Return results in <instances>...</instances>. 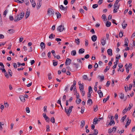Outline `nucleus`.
Returning <instances> with one entry per match:
<instances>
[{"label":"nucleus","mask_w":135,"mask_h":135,"mask_svg":"<svg viewBox=\"0 0 135 135\" xmlns=\"http://www.w3.org/2000/svg\"><path fill=\"white\" fill-rule=\"evenodd\" d=\"M25 13L21 12L20 13L18 14L15 17L14 21L15 22H18L22 19L24 16Z\"/></svg>","instance_id":"nucleus-1"},{"label":"nucleus","mask_w":135,"mask_h":135,"mask_svg":"<svg viewBox=\"0 0 135 135\" xmlns=\"http://www.w3.org/2000/svg\"><path fill=\"white\" fill-rule=\"evenodd\" d=\"M47 14L48 15L50 16L51 15H54V11L52 8H49L48 9Z\"/></svg>","instance_id":"nucleus-2"},{"label":"nucleus","mask_w":135,"mask_h":135,"mask_svg":"<svg viewBox=\"0 0 135 135\" xmlns=\"http://www.w3.org/2000/svg\"><path fill=\"white\" fill-rule=\"evenodd\" d=\"M65 29V28L64 27L63 25H60L58 27L57 30L59 32H62Z\"/></svg>","instance_id":"nucleus-3"},{"label":"nucleus","mask_w":135,"mask_h":135,"mask_svg":"<svg viewBox=\"0 0 135 135\" xmlns=\"http://www.w3.org/2000/svg\"><path fill=\"white\" fill-rule=\"evenodd\" d=\"M101 43L102 45L104 46L106 43V38L105 37L102 38L101 40Z\"/></svg>","instance_id":"nucleus-4"},{"label":"nucleus","mask_w":135,"mask_h":135,"mask_svg":"<svg viewBox=\"0 0 135 135\" xmlns=\"http://www.w3.org/2000/svg\"><path fill=\"white\" fill-rule=\"evenodd\" d=\"M71 62V60L68 58L66 59V62H65V64L66 65H69Z\"/></svg>","instance_id":"nucleus-5"},{"label":"nucleus","mask_w":135,"mask_h":135,"mask_svg":"<svg viewBox=\"0 0 135 135\" xmlns=\"http://www.w3.org/2000/svg\"><path fill=\"white\" fill-rule=\"evenodd\" d=\"M114 118H113V117L112 116L111 117L110 121L109 123V125L111 126L113 124H114L115 122L113 120Z\"/></svg>","instance_id":"nucleus-6"},{"label":"nucleus","mask_w":135,"mask_h":135,"mask_svg":"<svg viewBox=\"0 0 135 135\" xmlns=\"http://www.w3.org/2000/svg\"><path fill=\"white\" fill-rule=\"evenodd\" d=\"M43 116L44 118H45V120L47 122H48L49 121V118L46 115L45 113L43 114Z\"/></svg>","instance_id":"nucleus-7"},{"label":"nucleus","mask_w":135,"mask_h":135,"mask_svg":"<svg viewBox=\"0 0 135 135\" xmlns=\"http://www.w3.org/2000/svg\"><path fill=\"white\" fill-rule=\"evenodd\" d=\"M127 24L126 23L125 20H124L123 22L122 23V26L123 28L124 29L126 27Z\"/></svg>","instance_id":"nucleus-8"},{"label":"nucleus","mask_w":135,"mask_h":135,"mask_svg":"<svg viewBox=\"0 0 135 135\" xmlns=\"http://www.w3.org/2000/svg\"><path fill=\"white\" fill-rule=\"evenodd\" d=\"M128 40L127 38H126L125 39L124 43L125 44L124 45V46H128Z\"/></svg>","instance_id":"nucleus-9"},{"label":"nucleus","mask_w":135,"mask_h":135,"mask_svg":"<svg viewBox=\"0 0 135 135\" xmlns=\"http://www.w3.org/2000/svg\"><path fill=\"white\" fill-rule=\"evenodd\" d=\"M60 9L61 10L66 11L67 9V7H65L62 5H61L59 6Z\"/></svg>","instance_id":"nucleus-10"},{"label":"nucleus","mask_w":135,"mask_h":135,"mask_svg":"<svg viewBox=\"0 0 135 135\" xmlns=\"http://www.w3.org/2000/svg\"><path fill=\"white\" fill-rule=\"evenodd\" d=\"M91 38L93 41L95 42L97 40V37L96 35H94L92 36Z\"/></svg>","instance_id":"nucleus-11"},{"label":"nucleus","mask_w":135,"mask_h":135,"mask_svg":"<svg viewBox=\"0 0 135 135\" xmlns=\"http://www.w3.org/2000/svg\"><path fill=\"white\" fill-rule=\"evenodd\" d=\"M40 46L42 49H44L45 48V45L44 43L41 42L40 44Z\"/></svg>","instance_id":"nucleus-12"},{"label":"nucleus","mask_w":135,"mask_h":135,"mask_svg":"<svg viewBox=\"0 0 135 135\" xmlns=\"http://www.w3.org/2000/svg\"><path fill=\"white\" fill-rule=\"evenodd\" d=\"M30 2L31 3L32 6L33 7H35L36 5V4L34 0H30Z\"/></svg>","instance_id":"nucleus-13"},{"label":"nucleus","mask_w":135,"mask_h":135,"mask_svg":"<svg viewBox=\"0 0 135 135\" xmlns=\"http://www.w3.org/2000/svg\"><path fill=\"white\" fill-rule=\"evenodd\" d=\"M107 52L108 55L111 56L112 55V50L111 49H109L107 50Z\"/></svg>","instance_id":"nucleus-14"},{"label":"nucleus","mask_w":135,"mask_h":135,"mask_svg":"<svg viewBox=\"0 0 135 135\" xmlns=\"http://www.w3.org/2000/svg\"><path fill=\"white\" fill-rule=\"evenodd\" d=\"M41 1V0H39V2H38V3L37 4L36 7L37 9H38L41 6V4L40 2Z\"/></svg>","instance_id":"nucleus-15"},{"label":"nucleus","mask_w":135,"mask_h":135,"mask_svg":"<svg viewBox=\"0 0 135 135\" xmlns=\"http://www.w3.org/2000/svg\"><path fill=\"white\" fill-rule=\"evenodd\" d=\"M85 51V50L84 49L81 48L79 49L78 52L79 54L83 53Z\"/></svg>","instance_id":"nucleus-16"},{"label":"nucleus","mask_w":135,"mask_h":135,"mask_svg":"<svg viewBox=\"0 0 135 135\" xmlns=\"http://www.w3.org/2000/svg\"><path fill=\"white\" fill-rule=\"evenodd\" d=\"M19 98L23 102H24L25 101V96L22 95H20L19 96Z\"/></svg>","instance_id":"nucleus-17"},{"label":"nucleus","mask_w":135,"mask_h":135,"mask_svg":"<svg viewBox=\"0 0 135 135\" xmlns=\"http://www.w3.org/2000/svg\"><path fill=\"white\" fill-rule=\"evenodd\" d=\"M15 32V30L12 29L9 30L7 31V33L10 34H12Z\"/></svg>","instance_id":"nucleus-18"},{"label":"nucleus","mask_w":135,"mask_h":135,"mask_svg":"<svg viewBox=\"0 0 135 135\" xmlns=\"http://www.w3.org/2000/svg\"><path fill=\"white\" fill-rule=\"evenodd\" d=\"M30 12V11H27L26 13L25 17L26 19L29 16Z\"/></svg>","instance_id":"nucleus-19"},{"label":"nucleus","mask_w":135,"mask_h":135,"mask_svg":"<svg viewBox=\"0 0 135 135\" xmlns=\"http://www.w3.org/2000/svg\"><path fill=\"white\" fill-rule=\"evenodd\" d=\"M93 103V102L92 100L90 99H89L87 102V103L89 104V105H91Z\"/></svg>","instance_id":"nucleus-20"},{"label":"nucleus","mask_w":135,"mask_h":135,"mask_svg":"<svg viewBox=\"0 0 135 135\" xmlns=\"http://www.w3.org/2000/svg\"><path fill=\"white\" fill-rule=\"evenodd\" d=\"M76 54V51L75 50L72 51L71 52V54L72 56H75Z\"/></svg>","instance_id":"nucleus-21"},{"label":"nucleus","mask_w":135,"mask_h":135,"mask_svg":"<svg viewBox=\"0 0 135 135\" xmlns=\"http://www.w3.org/2000/svg\"><path fill=\"white\" fill-rule=\"evenodd\" d=\"M73 108V106H71V107H70L69 109L68 110V112L70 114V113L72 111V108Z\"/></svg>","instance_id":"nucleus-22"},{"label":"nucleus","mask_w":135,"mask_h":135,"mask_svg":"<svg viewBox=\"0 0 135 135\" xmlns=\"http://www.w3.org/2000/svg\"><path fill=\"white\" fill-rule=\"evenodd\" d=\"M100 120H98L97 118H94V119L93 124H97V122L98 121H100Z\"/></svg>","instance_id":"nucleus-23"},{"label":"nucleus","mask_w":135,"mask_h":135,"mask_svg":"<svg viewBox=\"0 0 135 135\" xmlns=\"http://www.w3.org/2000/svg\"><path fill=\"white\" fill-rule=\"evenodd\" d=\"M85 124V121L84 120H82L81 121V128H83Z\"/></svg>","instance_id":"nucleus-24"},{"label":"nucleus","mask_w":135,"mask_h":135,"mask_svg":"<svg viewBox=\"0 0 135 135\" xmlns=\"http://www.w3.org/2000/svg\"><path fill=\"white\" fill-rule=\"evenodd\" d=\"M109 96H108L105 99L104 98L103 100V102L104 103H105L106 102V101L109 100Z\"/></svg>","instance_id":"nucleus-25"},{"label":"nucleus","mask_w":135,"mask_h":135,"mask_svg":"<svg viewBox=\"0 0 135 135\" xmlns=\"http://www.w3.org/2000/svg\"><path fill=\"white\" fill-rule=\"evenodd\" d=\"M111 22H109L108 21H107L106 22V26L107 27H109L111 25Z\"/></svg>","instance_id":"nucleus-26"},{"label":"nucleus","mask_w":135,"mask_h":135,"mask_svg":"<svg viewBox=\"0 0 135 135\" xmlns=\"http://www.w3.org/2000/svg\"><path fill=\"white\" fill-rule=\"evenodd\" d=\"M55 37V35L52 33L49 36V38L51 39H52L53 38H54Z\"/></svg>","instance_id":"nucleus-27"},{"label":"nucleus","mask_w":135,"mask_h":135,"mask_svg":"<svg viewBox=\"0 0 135 135\" xmlns=\"http://www.w3.org/2000/svg\"><path fill=\"white\" fill-rule=\"evenodd\" d=\"M126 115H125L123 117L121 120V122H123L126 119Z\"/></svg>","instance_id":"nucleus-28"},{"label":"nucleus","mask_w":135,"mask_h":135,"mask_svg":"<svg viewBox=\"0 0 135 135\" xmlns=\"http://www.w3.org/2000/svg\"><path fill=\"white\" fill-rule=\"evenodd\" d=\"M55 14L57 16V18H59L61 17V15L59 12H58L57 13H55Z\"/></svg>","instance_id":"nucleus-29"},{"label":"nucleus","mask_w":135,"mask_h":135,"mask_svg":"<svg viewBox=\"0 0 135 135\" xmlns=\"http://www.w3.org/2000/svg\"><path fill=\"white\" fill-rule=\"evenodd\" d=\"M81 102V99L79 98L78 99L76 100V102L78 104H79Z\"/></svg>","instance_id":"nucleus-30"},{"label":"nucleus","mask_w":135,"mask_h":135,"mask_svg":"<svg viewBox=\"0 0 135 135\" xmlns=\"http://www.w3.org/2000/svg\"><path fill=\"white\" fill-rule=\"evenodd\" d=\"M119 5H118V4H114V7L115 8H117L118 9L119 8Z\"/></svg>","instance_id":"nucleus-31"},{"label":"nucleus","mask_w":135,"mask_h":135,"mask_svg":"<svg viewBox=\"0 0 135 135\" xmlns=\"http://www.w3.org/2000/svg\"><path fill=\"white\" fill-rule=\"evenodd\" d=\"M46 131H47V132H49L50 131V129H49L50 128V126H49V125H47L46 126Z\"/></svg>","instance_id":"nucleus-32"},{"label":"nucleus","mask_w":135,"mask_h":135,"mask_svg":"<svg viewBox=\"0 0 135 135\" xmlns=\"http://www.w3.org/2000/svg\"><path fill=\"white\" fill-rule=\"evenodd\" d=\"M110 68L108 66H107L106 67L105 69L104 70V72L105 73Z\"/></svg>","instance_id":"nucleus-33"},{"label":"nucleus","mask_w":135,"mask_h":135,"mask_svg":"<svg viewBox=\"0 0 135 135\" xmlns=\"http://www.w3.org/2000/svg\"><path fill=\"white\" fill-rule=\"evenodd\" d=\"M127 119H128V120L126 124H127V125L129 126L131 123V120L128 119V118H127Z\"/></svg>","instance_id":"nucleus-34"},{"label":"nucleus","mask_w":135,"mask_h":135,"mask_svg":"<svg viewBox=\"0 0 135 135\" xmlns=\"http://www.w3.org/2000/svg\"><path fill=\"white\" fill-rule=\"evenodd\" d=\"M75 42L77 45H79L80 43L79 39L78 38L75 39Z\"/></svg>","instance_id":"nucleus-35"},{"label":"nucleus","mask_w":135,"mask_h":135,"mask_svg":"<svg viewBox=\"0 0 135 135\" xmlns=\"http://www.w3.org/2000/svg\"><path fill=\"white\" fill-rule=\"evenodd\" d=\"M17 64L18 65V67H19V66H21V65L25 66V63H23L21 64V63H20L19 62H17Z\"/></svg>","instance_id":"nucleus-36"},{"label":"nucleus","mask_w":135,"mask_h":135,"mask_svg":"<svg viewBox=\"0 0 135 135\" xmlns=\"http://www.w3.org/2000/svg\"><path fill=\"white\" fill-rule=\"evenodd\" d=\"M23 2H25L27 5H28L29 4V2L28 0H24Z\"/></svg>","instance_id":"nucleus-37"},{"label":"nucleus","mask_w":135,"mask_h":135,"mask_svg":"<svg viewBox=\"0 0 135 135\" xmlns=\"http://www.w3.org/2000/svg\"><path fill=\"white\" fill-rule=\"evenodd\" d=\"M51 52L52 53L53 55L54 56V57H56V56L55 51L54 50H52L51 51Z\"/></svg>","instance_id":"nucleus-38"},{"label":"nucleus","mask_w":135,"mask_h":135,"mask_svg":"<svg viewBox=\"0 0 135 135\" xmlns=\"http://www.w3.org/2000/svg\"><path fill=\"white\" fill-rule=\"evenodd\" d=\"M79 88L80 89V91L83 90L84 89V86L83 85H82L81 86V85L80 86Z\"/></svg>","instance_id":"nucleus-39"},{"label":"nucleus","mask_w":135,"mask_h":135,"mask_svg":"<svg viewBox=\"0 0 135 135\" xmlns=\"http://www.w3.org/2000/svg\"><path fill=\"white\" fill-rule=\"evenodd\" d=\"M24 0H17L16 1L17 2L20 3H22L23 2Z\"/></svg>","instance_id":"nucleus-40"},{"label":"nucleus","mask_w":135,"mask_h":135,"mask_svg":"<svg viewBox=\"0 0 135 135\" xmlns=\"http://www.w3.org/2000/svg\"><path fill=\"white\" fill-rule=\"evenodd\" d=\"M8 72L10 75L11 76H12V71L10 69H9L8 70Z\"/></svg>","instance_id":"nucleus-41"},{"label":"nucleus","mask_w":135,"mask_h":135,"mask_svg":"<svg viewBox=\"0 0 135 135\" xmlns=\"http://www.w3.org/2000/svg\"><path fill=\"white\" fill-rule=\"evenodd\" d=\"M51 73H49L48 75V78L49 80H50L52 79V77H51Z\"/></svg>","instance_id":"nucleus-42"},{"label":"nucleus","mask_w":135,"mask_h":135,"mask_svg":"<svg viewBox=\"0 0 135 135\" xmlns=\"http://www.w3.org/2000/svg\"><path fill=\"white\" fill-rule=\"evenodd\" d=\"M98 77H99L100 78V80L101 81H102L104 79V76H101L99 75L98 76Z\"/></svg>","instance_id":"nucleus-43"},{"label":"nucleus","mask_w":135,"mask_h":135,"mask_svg":"<svg viewBox=\"0 0 135 135\" xmlns=\"http://www.w3.org/2000/svg\"><path fill=\"white\" fill-rule=\"evenodd\" d=\"M51 122L53 123H54L55 122V120L54 117H52L51 118Z\"/></svg>","instance_id":"nucleus-44"},{"label":"nucleus","mask_w":135,"mask_h":135,"mask_svg":"<svg viewBox=\"0 0 135 135\" xmlns=\"http://www.w3.org/2000/svg\"><path fill=\"white\" fill-rule=\"evenodd\" d=\"M98 5L97 4H95L93 5L92 7L93 8L95 9L98 7Z\"/></svg>","instance_id":"nucleus-45"},{"label":"nucleus","mask_w":135,"mask_h":135,"mask_svg":"<svg viewBox=\"0 0 135 135\" xmlns=\"http://www.w3.org/2000/svg\"><path fill=\"white\" fill-rule=\"evenodd\" d=\"M120 98L121 99H123L124 98V95L123 94L121 93L119 96Z\"/></svg>","instance_id":"nucleus-46"},{"label":"nucleus","mask_w":135,"mask_h":135,"mask_svg":"<svg viewBox=\"0 0 135 135\" xmlns=\"http://www.w3.org/2000/svg\"><path fill=\"white\" fill-rule=\"evenodd\" d=\"M88 40H87V39H86L85 40V45L86 46H87L88 44Z\"/></svg>","instance_id":"nucleus-47"},{"label":"nucleus","mask_w":135,"mask_h":135,"mask_svg":"<svg viewBox=\"0 0 135 135\" xmlns=\"http://www.w3.org/2000/svg\"><path fill=\"white\" fill-rule=\"evenodd\" d=\"M98 94L100 98H102L103 96V93L102 92H100Z\"/></svg>","instance_id":"nucleus-48"},{"label":"nucleus","mask_w":135,"mask_h":135,"mask_svg":"<svg viewBox=\"0 0 135 135\" xmlns=\"http://www.w3.org/2000/svg\"><path fill=\"white\" fill-rule=\"evenodd\" d=\"M128 110V108L127 109L125 108L124 109L123 111L122 112L123 114H124L126 113L127 112V110Z\"/></svg>","instance_id":"nucleus-49"},{"label":"nucleus","mask_w":135,"mask_h":135,"mask_svg":"<svg viewBox=\"0 0 135 135\" xmlns=\"http://www.w3.org/2000/svg\"><path fill=\"white\" fill-rule=\"evenodd\" d=\"M98 133V131L97 129H94V135H96Z\"/></svg>","instance_id":"nucleus-50"},{"label":"nucleus","mask_w":135,"mask_h":135,"mask_svg":"<svg viewBox=\"0 0 135 135\" xmlns=\"http://www.w3.org/2000/svg\"><path fill=\"white\" fill-rule=\"evenodd\" d=\"M81 91V93L82 96L83 97L84 96V95H85V91L83 90L81 91Z\"/></svg>","instance_id":"nucleus-51"},{"label":"nucleus","mask_w":135,"mask_h":135,"mask_svg":"<svg viewBox=\"0 0 135 135\" xmlns=\"http://www.w3.org/2000/svg\"><path fill=\"white\" fill-rule=\"evenodd\" d=\"M117 57H116V61L114 63V64H116L117 65V64L118 63V59H117Z\"/></svg>","instance_id":"nucleus-52"},{"label":"nucleus","mask_w":135,"mask_h":135,"mask_svg":"<svg viewBox=\"0 0 135 135\" xmlns=\"http://www.w3.org/2000/svg\"><path fill=\"white\" fill-rule=\"evenodd\" d=\"M42 99V97L41 96H40L37 97L36 98V99L37 100H40Z\"/></svg>","instance_id":"nucleus-53"},{"label":"nucleus","mask_w":135,"mask_h":135,"mask_svg":"<svg viewBox=\"0 0 135 135\" xmlns=\"http://www.w3.org/2000/svg\"><path fill=\"white\" fill-rule=\"evenodd\" d=\"M13 65L15 68L16 69L17 68V65L16 63L14 62L13 63Z\"/></svg>","instance_id":"nucleus-54"},{"label":"nucleus","mask_w":135,"mask_h":135,"mask_svg":"<svg viewBox=\"0 0 135 135\" xmlns=\"http://www.w3.org/2000/svg\"><path fill=\"white\" fill-rule=\"evenodd\" d=\"M110 84V82L109 81H107L106 85V86L107 87H108Z\"/></svg>","instance_id":"nucleus-55"},{"label":"nucleus","mask_w":135,"mask_h":135,"mask_svg":"<svg viewBox=\"0 0 135 135\" xmlns=\"http://www.w3.org/2000/svg\"><path fill=\"white\" fill-rule=\"evenodd\" d=\"M87 76L86 75H84L83 76V79L86 80L87 79Z\"/></svg>","instance_id":"nucleus-56"},{"label":"nucleus","mask_w":135,"mask_h":135,"mask_svg":"<svg viewBox=\"0 0 135 135\" xmlns=\"http://www.w3.org/2000/svg\"><path fill=\"white\" fill-rule=\"evenodd\" d=\"M26 112L27 113H29L30 112V110L28 107H27L26 108Z\"/></svg>","instance_id":"nucleus-57"},{"label":"nucleus","mask_w":135,"mask_h":135,"mask_svg":"<svg viewBox=\"0 0 135 135\" xmlns=\"http://www.w3.org/2000/svg\"><path fill=\"white\" fill-rule=\"evenodd\" d=\"M88 89H89V91H88L89 93H90V92L91 91H92V88L91 86H89Z\"/></svg>","instance_id":"nucleus-58"},{"label":"nucleus","mask_w":135,"mask_h":135,"mask_svg":"<svg viewBox=\"0 0 135 135\" xmlns=\"http://www.w3.org/2000/svg\"><path fill=\"white\" fill-rule=\"evenodd\" d=\"M132 84H130L129 85V86L128 87L129 90H131V89L132 88Z\"/></svg>","instance_id":"nucleus-59"},{"label":"nucleus","mask_w":135,"mask_h":135,"mask_svg":"<svg viewBox=\"0 0 135 135\" xmlns=\"http://www.w3.org/2000/svg\"><path fill=\"white\" fill-rule=\"evenodd\" d=\"M61 99V97H60L59 98V100L57 101V103L60 104H61V101L60 99Z\"/></svg>","instance_id":"nucleus-60"},{"label":"nucleus","mask_w":135,"mask_h":135,"mask_svg":"<svg viewBox=\"0 0 135 135\" xmlns=\"http://www.w3.org/2000/svg\"><path fill=\"white\" fill-rule=\"evenodd\" d=\"M9 19L10 20L12 21L14 20V18L12 16H10L9 17Z\"/></svg>","instance_id":"nucleus-61"},{"label":"nucleus","mask_w":135,"mask_h":135,"mask_svg":"<svg viewBox=\"0 0 135 135\" xmlns=\"http://www.w3.org/2000/svg\"><path fill=\"white\" fill-rule=\"evenodd\" d=\"M66 99V96L65 95H64L62 98V100L64 101Z\"/></svg>","instance_id":"nucleus-62"},{"label":"nucleus","mask_w":135,"mask_h":135,"mask_svg":"<svg viewBox=\"0 0 135 135\" xmlns=\"http://www.w3.org/2000/svg\"><path fill=\"white\" fill-rule=\"evenodd\" d=\"M124 88L126 91V92H127L128 91V87L127 86V85L126 86H124Z\"/></svg>","instance_id":"nucleus-63"},{"label":"nucleus","mask_w":135,"mask_h":135,"mask_svg":"<svg viewBox=\"0 0 135 135\" xmlns=\"http://www.w3.org/2000/svg\"><path fill=\"white\" fill-rule=\"evenodd\" d=\"M89 57V54H86L85 55L84 58L86 59H87Z\"/></svg>","instance_id":"nucleus-64"}]
</instances>
